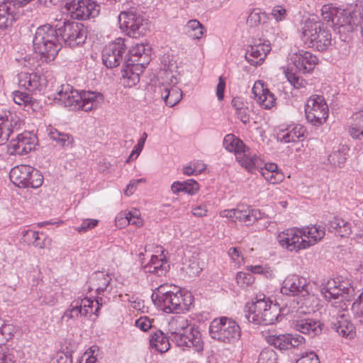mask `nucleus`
<instances>
[{
	"label": "nucleus",
	"instance_id": "obj_60",
	"mask_svg": "<svg viewBox=\"0 0 363 363\" xmlns=\"http://www.w3.org/2000/svg\"><path fill=\"white\" fill-rule=\"evenodd\" d=\"M135 325L142 331L146 332L152 328V322L147 316H141L135 322Z\"/></svg>",
	"mask_w": 363,
	"mask_h": 363
},
{
	"label": "nucleus",
	"instance_id": "obj_61",
	"mask_svg": "<svg viewBox=\"0 0 363 363\" xmlns=\"http://www.w3.org/2000/svg\"><path fill=\"white\" fill-rule=\"evenodd\" d=\"M271 15L277 21H281L286 18L287 11L284 6L281 5H276L273 7Z\"/></svg>",
	"mask_w": 363,
	"mask_h": 363
},
{
	"label": "nucleus",
	"instance_id": "obj_36",
	"mask_svg": "<svg viewBox=\"0 0 363 363\" xmlns=\"http://www.w3.org/2000/svg\"><path fill=\"white\" fill-rule=\"evenodd\" d=\"M334 329L342 337L352 340L356 336V328L354 324L343 313L339 315L333 323Z\"/></svg>",
	"mask_w": 363,
	"mask_h": 363
},
{
	"label": "nucleus",
	"instance_id": "obj_9",
	"mask_svg": "<svg viewBox=\"0 0 363 363\" xmlns=\"http://www.w3.org/2000/svg\"><path fill=\"white\" fill-rule=\"evenodd\" d=\"M306 121L314 126L325 124L329 117V107L322 95L313 94L306 101L304 107Z\"/></svg>",
	"mask_w": 363,
	"mask_h": 363
},
{
	"label": "nucleus",
	"instance_id": "obj_22",
	"mask_svg": "<svg viewBox=\"0 0 363 363\" xmlns=\"http://www.w3.org/2000/svg\"><path fill=\"white\" fill-rule=\"evenodd\" d=\"M166 78L169 79L170 83L167 82L162 85V97L166 105L172 107L177 104L182 97V90L177 86V79L170 73H167Z\"/></svg>",
	"mask_w": 363,
	"mask_h": 363
},
{
	"label": "nucleus",
	"instance_id": "obj_41",
	"mask_svg": "<svg viewBox=\"0 0 363 363\" xmlns=\"http://www.w3.org/2000/svg\"><path fill=\"white\" fill-rule=\"evenodd\" d=\"M328 227L330 232L340 237H348L352 233L351 223L337 216L329 221Z\"/></svg>",
	"mask_w": 363,
	"mask_h": 363
},
{
	"label": "nucleus",
	"instance_id": "obj_8",
	"mask_svg": "<svg viewBox=\"0 0 363 363\" xmlns=\"http://www.w3.org/2000/svg\"><path fill=\"white\" fill-rule=\"evenodd\" d=\"M120 28L130 37L140 38L149 30V21L140 14L132 11H122L118 16Z\"/></svg>",
	"mask_w": 363,
	"mask_h": 363
},
{
	"label": "nucleus",
	"instance_id": "obj_39",
	"mask_svg": "<svg viewBox=\"0 0 363 363\" xmlns=\"http://www.w3.org/2000/svg\"><path fill=\"white\" fill-rule=\"evenodd\" d=\"M350 147L347 145L337 144L334 146L333 151L328 155V160L334 167H342L347 159Z\"/></svg>",
	"mask_w": 363,
	"mask_h": 363
},
{
	"label": "nucleus",
	"instance_id": "obj_16",
	"mask_svg": "<svg viewBox=\"0 0 363 363\" xmlns=\"http://www.w3.org/2000/svg\"><path fill=\"white\" fill-rule=\"evenodd\" d=\"M126 47L123 38H117L113 42L106 45L103 50L102 60L107 67L118 66L123 60V55Z\"/></svg>",
	"mask_w": 363,
	"mask_h": 363
},
{
	"label": "nucleus",
	"instance_id": "obj_30",
	"mask_svg": "<svg viewBox=\"0 0 363 363\" xmlns=\"http://www.w3.org/2000/svg\"><path fill=\"white\" fill-rule=\"evenodd\" d=\"M145 69L143 63H133L128 61L122 69L123 84L129 88L135 86L139 82L140 75Z\"/></svg>",
	"mask_w": 363,
	"mask_h": 363
},
{
	"label": "nucleus",
	"instance_id": "obj_34",
	"mask_svg": "<svg viewBox=\"0 0 363 363\" xmlns=\"http://www.w3.org/2000/svg\"><path fill=\"white\" fill-rule=\"evenodd\" d=\"M169 269V265L163 253L158 255H152L150 260L145 266V270L146 272L155 274L157 276H163L166 274Z\"/></svg>",
	"mask_w": 363,
	"mask_h": 363
},
{
	"label": "nucleus",
	"instance_id": "obj_17",
	"mask_svg": "<svg viewBox=\"0 0 363 363\" xmlns=\"http://www.w3.org/2000/svg\"><path fill=\"white\" fill-rule=\"evenodd\" d=\"M220 216L223 218H228L233 221H241L245 223H254L255 220L261 218L259 210L252 208L245 205L238 206L233 209H225L220 212Z\"/></svg>",
	"mask_w": 363,
	"mask_h": 363
},
{
	"label": "nucleus",
	"instance_id": "obj_48",
	"mask_svg": "<svg viewBox=\"0 0 363 363\" xmlns=\"http://www.w3.org/2000/svg\"><path fill=\"white\" fill-rule=\"evenodd\" d=\"M186 35L193 39H201L206 30L203 26L197 20L193 19L187 22L185 26Z\"/></svg>",
	"mask_w": 363,
	"mask_h": 363
},
{
	"label": "nucleus",
	"instance_id": "obj_54",
	"mask_svg": "<svg viewBox=\"0 0 363 363\" xmlns=\"http://www.w3.org/2000/svg\"><path fill=\"white\" fill-rule=\"evenodd\" d=\"M252 274L245 272H238L235 277L238 285L243 289L251 286L255 281V277Z\"/></svg>",
	"mask_w": 363,
	"mask_h": 363
},
{
	"label": "nucleus",
	"instance_id": "obj_38",
	"mask_svg": "<svg viewBox=\"0 0 363 363\" xmlns=\"http://www.w3.org/2000/svg\"><path fill=\"white\" fill-rule=\"evenodd\" d=\"M81 100L79 109L85 111L96 108L104 101L103 95L99 92L82 91L81 92Z\"/></svg>",
	"mask_w": 363,
	"mask_h": 363
},
{
	"label": "nucleus",
	"instance_id": "obj_26",
	"mask_svg": "<svg viewBox=\"0 0 363 363\" xmlns=\"http://www.w3.org/2000/svg\"><path fill=\"white\" fill-rule=\"evenodd\" d=\"M177 345L184 349L192 348L194 351L201 352L203 342L200 332L194 326H191L181 337L177 336Z\"/></svg>",
	"mask_w": 363,
	"mask_h": 363
},
{
	"label": "nucleus",
	"instance_id": "obj_63",
	"mask_svg": "<svg viewBox=\"0 0 363 363\" xmlns=\"http://www.w3.org/2000/svg\"><path fill=\"white\" fill-rule=\"evenodd\" d=\"M128 211H121L117 214L115 218V223L116 227L118 228H123L130 224V220H128Z\"/></svg>",
	"mask_w": 363,
	"mask_h": 363
},
{
	"label": "nucleus",
	"instance_id": "obj_20",
	"mask_svg": "<svg viewBox=\"0 0 363 363\" xmlns=\"http://www.w3.org/2000/svg\"><path fill=\"white\" fill-rule=\"evenodd\" d=\"M348 13L339 9L332 4H325L321 8V16L327 22L343 27L347 24L351 25V18L347 16Z\"/></svg>",
	"mask_w": 363,
	"mask_h": 363
},
{
	"label": "nucleus",
	"instance_id": "obj_28",
	"mask_svg": "<svg viewBox=\"0 0 363 363\" xmlns=\"http://www.w3.org/2000/svg\"><path fill=\"white\" fill-rule=\"evenodd\" d=\"M47 83L44 78L37 73L21 72L18 74V86L28 91H40L46 87Z\"/></svg>",
	"mask_w": 363,
	"mask_h": 363
},
{
	"label": "nucleus",
	"instance_id": "obj_45",
	"mask_svg": "<svg viewBox=\"0 0 363 363\" xmlns=\"http://www.w3.org/2000/svg\"><path fill=\"white\" fill-rule=\"evenodd\" d=\"M231 104L235 111L237 117L244 123H249L250 121V109L247 103L244 102L240 98L235 97L231 101Z\"/></svg>",
	"mask_w": 363,
	"mask_h": 363
},
{
	"label": "nucleus",
	"instance_id": "obj_64",
	"mask_svg": "<svg viewBox=\"0 0 363 363\" xmlns=\"http://www.w3.org/2000/svg\"><path fill=\"white\" fill-rule=\"evenodd\" d=\"M305 338L301 335L289 334V349L298 347L305 344Z\"/></svg>",
	"mask_w": 363,
	"mask_h": 363
},
{
	"label": "nucleus",
	"instance_id": "obj_43",
	"mask_svg": "<svg viewBox=\"0 0 363 363\" xmlns=\"http://www.w3.org/2000/svg\"><path fill=\"white\" fill-rule=\"evenodd\" d=\"M48 135L52 140L55 141L62 148L70 149L74 147V139L73 136L69 133L60 132L55 128H50Z\"/></svg>",
	"mask_w": 363,
	"mask_h": 363
},
{
	"label": "nucleus",
	"instance_id": "obj_44",
	"mask_svg": "<svg viewBox=\"0 0 363 363\" xmlns=\"http://www.w3.org/2000/svg\"><path fill=\"white\" fill-rule=\"evenodd\" d=\"M147 51L145 44H136L130 50L131 60L128 61L133 63H143V66L146 67L150 60Z\"/></svg>",
	"mask_w": 363,
	"mask_h": 363
},
{
	"label": "nucleus",
	"instance_id": "obj_14",
	"mask_svg": "<svg viewBox=\"0 0 363 363\" xmlns=\"http://www.w3.org/2000/svg\"><path fill=\"white\" fill-rule=\"evenodd\" d=\"M279 245L289 252L298 253L306 250L299 228L294 227L285 229L277 236Z\"/></svg>",
	"mask_w": 363,
	"mask_h": 363
},
{
	"label": "nucleus",
	"instance_id": "obj_21",
	"mask_svg": "<svg viewBox=\"0 0 363 363\" xmlns=\"http://www.w3.org/2000/svg\"><path fill=\"white\" fill-rule=\"evenodd\" d=\"M252 91L255 100L262 108L271 109L276 105L274 94L262 81L255 82Z\"/></svg>",
	"mask_w": 363,
	"mask_h": 363
},
{
	"label": "nucleus",
	"instance_id": "obj_31",
	"mask_svg": "<svg viewBox=\"0 0 363 363\" xmlns=\"http://www.w3.org/2000/svg\"><path fill=\"white\" fill-rule=\"evenodd\" d=\"M306 249L315 245L319 242L325 235V229L320 225H309L299 228Z\"/></svg>",
	"mask_w": 363,
	"mask_h": 363
},
{
	"label": "nucleus",
	"instance_id": "obj_58",
	"mask_svg": "<svg viewBox=\"0 0 363 363\" xmlns=\"http://www.w3.org/2000/svg\"><path fill=\"white\" fill-rule=\"evenodd\" d=\"M128 220H130V224L135 226L136 228H140L144 224V220L141 218L140 212L137 208H132L128 211Z\"/></svg>",
	"mask_w": 363,
	"mask_h": 363
},
{
	"label": "nucleus",
	"instance_id": "obj_7",
	"mask_svg": "<svg viewBox=\"0 0 363 363\" xmlns=\"http://www.w3.org/2000/svg\"><path fill=\"white\" fill-rule=\"evenodd\" d=\"M208 333L212 339L225 344H233L241 336L239 325L225 316L213 319L210 323Z\"/></svg>",
	"mask_w": 363,
	"mask_h": 363
},
{
	"label": "nucleus",
	"instance_id": "obj_55",
	"mask_svg": "<svg viewBox=\"0 0 363 363\" xmlns=\"http://www.w3.org/2000/svg\"><path fill=\"white\" fill-rule=\"evenodd\" d=\"M257 363H277L276 352L272 349L263 350L259 354Z\"/></svg>",
	"mask_w": 363,
	"mask_h": 363
},
{
	"label": "nucleus",
	"instance_id": "obj_4",
	"mask_svg": "<svg viewBox=\"0 0 363 363\" xmlns=\"http://www.w3.org/2000/svg\"><path fill=\"white\" fill-rule=\"evenodd\" d=\"M33 43L35 52L45 62L53 61L61 48L57 30L49 24L37 28Z\"/></svg>",
	"mask_w": 363,
	"mask_h": 363
},
{
	"label": "nucleus",
	"instance_id": "obj_10",
	"mask_svg": "<svg viewBox=\"0 0 363 363\" xmlns=\"http://www.w3.org/2000/svg\"><path fill=\"white\" fill-rule=\"evenodd\" d=\"M100 301L101 299H91L87 297L74 300L64 312L62 319L68 322L69 320L77 318L79 315L91 316L94 314L97 316L101 306Z\"/></svg>",
	"mask_w": 363,
	"mask_h": 363
},
{
	"label": "nucleus",
	"instance_id": "obj_19",
	"mask_svg": "<svg viewBox=\"0 0 363 363\" xmlns=\"http://www.w3.org/2000/svg\"><path fill=\"white\" fill-rule=\"evenodd\" d=\"M11 182H43V176L34 167L21 164L13 167L9 173Z\"/></svg>",
	"mask_w": 363,
	"mask_h": 363
},
{
	"label": "nucleus",
	"instance_id": "obj_37",
	"mask_svg": "<svg viewBox=\"0 0 363 363\" xmlns=\"http://www.w3.org/2000/svg\"><path fill=\"white\" fill-rule=\"evenodd\" d=\"M191 326L185 317H173L168 324V331L172 335V340L177 342V336L181 337Z\"/></svg>",
	"mask_w": 363,
	"mask_h": 363
},
{
	"label": "nucleus",
	"instance_id": "obj_53",
	"mask_svg": "<svg viewBox=\"0 0 363 363\" xmlns=\"http://www.w3.org/2000/svg\"><path fill=\"white\" fill-rule=\"evenodd\" d=\"M206 169V165L202 161L197 160L191 162L189 165L185 166L183 169L184 174L188 176L197 175L202 173Z\"/></svg>",
	"mask_w": 363,
	"mask_h": 363
},
{
	"label": "nucleus",
	"instance_id": "obj_62",
	"mask_svg": "<svg viewBox=\"0 0 363 363\" xmlns=\"http://www.w3.org/2000/svg\"><path fill=\"white\" fill-rule=\"evenodd\" d=\"M98 223L99 220L96 219L86 218L83 220L81 225L79 227H77L75 230L79 233H84L96 227Z\"/></svg>",
	"mask_w": 363,
	"mask_h": 363
},
{
	"label": "nucleus",
	"instance_id": "obj_3",
	"mask_svg": "<svg viewBox=\"0 0 363 363\" xmlns=\"http://www.w3.org/2000/svg\"><path fill=\"white\" fill-rule=\"evenodd\" d=\"M283 311L264 294L257 295L245 306V317L257 325H271L281 319Z\"/></svg>",
	"mask_w": 363,
	"mask_h": 363
},
{
	"label": "nucleus",
	"instance_id": "obj_42",
	"mask_svg": "<svg viewBox=\"0 0 363 363\" xmlns=\"http://www.w3.org/2000/svg\"><path fill=\"white\" fill-rule=\"evenodd\" d=\"M150 345L160 353L167 352L170 348V343L168 337L162 330L154 332L150 337Z\"/></svg>",
	"mask_w": 363,
	"mask_h": 363
},
{
	"label": "nucleus",
	"instance_id": "obj_23",
	"mask_svg": "<svg viewBox=\"0 0 363 363\" xmlns=\"http://www.w3.org/2000/svg\"><path fill=\"white\" fill-rule=\"evenodd\" d=\"M308 288V280L298 275L288 276L283 281L281 292L287 296H298Z\"/></svg>",
	"mask_w": 363,
	"mask_h": 363
},
{
	"label": "nucleus",
	"instance_id": "obj_12",
	"mask_svg": "<svg viewBox=\"0 0 363 363\" xmlns=\"http://www.w3.org/2000/svg\"><path fill=\"white\" fill-rule=\"evenodd\" d=\"M57 32L65 44L72 48L83 44L86 38V30L80 23L66 22Z\"/></svg>",
	"mask_w": 363,
	"mask_h": 363
},
{
	"label": "nucleus",
	"instance_id": "obj_29",
	"mask_svg": "<svg viewBox=\"0 0 363 363\" xmlns=\"http://www.w3.org/2000/svg\"><path fill=\"white\" fill-rule=\"evenodd\" d=\"M81 92L74 90L69 84H63L57 91V99L65 106L70 107L72 109H79L81 100Z\"/></svg>",
	"mask_w": 363,
	"mask_h": 363
},
{
	"label": "nucleus",
	"instance_id": "obj_5",
	"mask_svg": "<svg viewBox=\"0 0 363 363\" xmlns=\"http://www.w3.org/2000/svg\"><path fill=\"white\" fill-rule=\"evenodd\" d=\"M301 39L308 47L325 51L331 45L332 35L322 22L308 19L301 28Z\"/></svg>",
	"mask_w": 363,
	"mask_h": 363
},
{
	"label": "nucleus",
	"instance_id": "obj_33",
	"mask_svg": "<svg viewBox=\"0 0 363 363\" xmlns=\"http://www.w3.org/2000/svg\"><path fill=\"white\" fill-rule=\"evenodd\" d=\"M307 134L306 128L301 124L288 125L278 134L279 140L284 143L303 140Z\"/></svg>",
	"mask_w": 363,
	"mask_h": 363
},
{
	"label": "nucleus",
	"instance_id": "obj_57",
	"mask_svg": "<svg viewBox=\"0 0 363 363\" xmlns=\"http://www.w3.org/2000/svg\"><path fill=\"white\" fill-rule=\"evenodd\" d=\"M228 254L231 261L234 263L235 267H239L244 263V258L242 255L238 247H230Z\"/></svg>",
	"mask_w": 363,
	"mask_h": 363
},
{
	"label": "nucleus",
	"instance_id": "obj_1",
	"mask_svg": "<svg viewBox=\"0 0 363 363\" xmlns=\"http://www.w3.org/2000/svg\"><path fill=\"white\" fill-rule=\"evenodd\" d=\"M320 293L324 298L332 303L335 307L344 308L345 303L336 305L339 301L354 300L351 311L356 318L363 322V289L355 291L354 289L347 281L342 280L340 277L330 279L324 281L320 286Z\"/></svg>",
	"mask_w": 363,
	"mask_h": 363
},
{
	"label": "nucleus",
	"instance_id": "obj_52",
	"mask_svg": "<svg viewBox=\"0 0 363 363\" xmlns=\"http://www.w3.org/2000/svg\"><path fill=\"white\" fill-rule=\"evenodd\" d=\"M184 270L189 277H194L199 275L202 270V267L196 256H192L187 263L184 264L183 267Z\"/></svg>",
	"mask_w": 363,
	"mask_h": 363
},
{
	"label": "nucleus",
	"instance_id": "obj_25",
	"mask_svg": "<svg viewBox=\"0 0 363 363\" xmlns=\"http://www.w3.org/2000/svg\"><path fill=\"white\" fill-rule=\"evenodd\" d=\"M272 50L271 44L267 41L252 45L248 47L245 59L252 65H262Z\"/></svg>",
	"mask_w": 363,
	"mask_h": 363
},
{
	"label": "nucleus",
	"instance_id": "obj_47",
	"mask_svg": "<svg viewBox=\"0 0 363 363\" xmlns=\"http://www.w3.org/2000/svg\"><path fill=\"white\" fill-rule=\"evenodd\" d=\"M12 99L15 104L23 106L25 110L28 111V108H33L38 102L29 94L23 92L21 91H14L11 94Z\"/></svg>",
	"mask_w": 363,
	"mask_h": 363
},
{
	"label": "nucleus",
	"instance_id": "obj_49",
	"mask_svg": "<svg viewBox=\"0 0 363 363\" xmlns=\"http://www.w3.org/2000/svg\"><path fill=\"white\" fill-rule=\"evenodd\" d=\"M171 189L177 195H194L199 191V183H172Z\"/></svg>",
	"mask_w": 363,
	"mask_h": 363
},
{
	"label": "nucleus",
	"instance_id": "obj_32",
	"mask_svg": "<svg viewBox=\"0 0 363 363\" xmlns=\"http://www.w3.org/2000/svg\"><path fill=\"white\" fill-rule=\"evenodd\" d=\"M291 327L296 331L308 334L312 337L320 334L322 324L319 320L312 318H295L291 322Z\"/></svg>",
	"mask_w": 363,
	"mask_h": 363
},
{
	"label": "nucleus",
	"instance_id": "obj_13",
	"mask_svg": "<svg viewBox=\"0 0 363 363\" xmlns=\"http://www.w3.org/2000/svg\"><path fill=\"white\" fill-rule=\"evenodd\" d=\"M65 9L72 18L77 20L94 18L100 11V6L91 0H73L66 3Z\"/></svg>",
	"mask_w": 363,
	"mask_h": 363
},
{
	"label": "nucleus",
	"instance_id": "obj_46",
	"mask_svg": "<svg viewBox=\"0 0 363 363\" xmlns=\"http://www.w3.org/2000/svg\"><path fill=\"white\" fill-rule=\"evenodd\" d=\"M223 147L227 151L234 152L235 158L238 157V153H241L246 147L243 142L233 134H228L225 136Z\"/></svg>",
	"mask_w": 363,
	"mask_h": 363
},
{
	"label": "nucleus",
	"instance_id": "obj_59",
	"mask_svg": "<svg viewBox=\"0 0 363 363\" xmlns=\"http://www.w3.org/2000/svg\"><path fill=\"white\" fill-rule=\"evenodd\" d=\"M296 363H320L316 353L313 351L302 353Z\"/></svg>",
	"mask_w": 363,
	"mask_h": 363
},
{
	"label": "nucleus",
	"instance_id": "obj_24",
	"mask_svg": "<svg viewBox=\"0 0 363 363\" xmlns=\"http://www.w3.org/2000/svg\"><path fill=\"white\" fill-rule=\"evenodd\" d=\"M89 289L96 291L97 296L94 299H101L100 303L102 304V298L99 296L105 291L111 292L112 289L111 276L104 272H95L90 277Z\"/></svg>",
	"mask_w": 363,
	"mask_h": 363
},
{
	"label": "nucleus",
	"instance_id": "obj_18",
	"mask_svg": "<svg viewBox=\"0 0 363 363\" xmlns=\"http://www.w3.org/2000/svg\"><path fill=\"white\" fill-rule=\"evenodd\" d=\"M23 120L15 112L9 111L0 116V145L6 143L15 130L20 129Z\"/></svg>",
	"mask_w": 363,
	"mask_h": 363
},
{
	"label": "nucleus",
	"instance_id": "obj_11",
	"mask_svg": "<svg viewBox=\"0 0 363 363\" xmlns=\"http://www.w3.org/2000/svg\"><path fill=\"white\" fill-rule=\"evenodd\" d=\"M38 145V139L30 131H23L13 138L7 145V152L10 155L23 156L35 151Z\"/></svg>",
	"mask_w": 363,
	"mask_h": 363
},
{
	"label": "nucleus",
	"instance_id": "obj_6",
	"mask_svg": "<svg viewBox=\"0 0 363 363\" xmlns=\"http://www.w3.org/2000/svg\"><path fill=\"white\" fill-rule=\"evenodd\" d=\"M236 160L249 172L261 168V174L267 181L274 179L277 182H283L284 179V174L278 170L275 163L265 164L262 168L263 161L256 154L252 153L247 147L241 153H238Z\"/></svg>",
	"mask_w": 363,
	"mask_h": 363
},
{
	"label": "nucleus",
	"instance_id": "obj_27",
	"mask_svg": "<svg viewBox=\"0 0 363 363\" xmlns=\"http://www.w3.org/2000/svg\"><path fill=\"white\" fill-rule=\"evenodd\" d=\"M17 18L16 3L12 0H0V30L11 27Z\"/></svg>",
	"mask_w": 363,
	"mask_h": 363
},
{
	"label": "nucleus",
	"instance_id": "obj_15",
	"mask_svg": "<svg viewBox=\"0 0 363 363\" xmlns=\"http://www.w3.org/2000/svg\"><path fill=\"white\" fill-rule=\"evenodd\" d=\"M288 60L294 65L298 72L311 74L318 64V57L309 51L301 50L290 52Z\"/></svg>",
	"mask_w": 363,
	"mask_h": 363
},
{
	"label": "nucleus",
	"instance_id": "obj_51",
	"mask_svg": "<svg viewBox=\"0 0 363 363\" xmlns=\"http://www.w3.org/2000/svg\"><path fill=\"white\" fill-rule=\"evenodd\" d=\"M289 334L272 335L267 337L269 344L283 350H289Z\"/></svg>",
	"mask_w": 363,
	"mask_h": 363
},
{
	"label": "nucleus",
	"instance_id": "obj_35",
	"mask_svg": "<svg viewBox=\"0 0 363 363\" xmlns=\"http://www.w3.org/2000/svg\"><path fill=\"white\" fill-rule=\"evenodd\" d=\"M347 132L353 139L362 140L363 138V108L355 111L350 116Z\"/></svg>",
	"mask_w": 363,
	"mask_h": 363
},
{
	"label": "nucleus",
	"instance_id": "obj_2",
	"mask_svg": "<svg viewBox=\"0 0 363 363\" xmlns=\"http://www.w3.org/2000/svg\"><path fill=\"white\" fill-rule=\"evenodd\" d=\"M154 297L158 301L159 306L167 313L187 311L194 301L189 291L176 286H160L152 294V298Z\"/></svg>",
	"mask_w": 363,
	"mask_h": 363
},
{
	"label": "nucleus",
	"instance_id": "obj_40",
	"mask_svg": "<svg viewBox=\"0 0 363 363\" xmlns=\"http://www.w3.org/2000/svg\"><path fill=\"white\" fill-rule=\"evenodd\" d=\"M297 304L299 306L300 313H311L315 312L317 309L319 301L314 294L308 292V288L306 291L301 294V296L297 300Z\"/></svg>",
	"mask_w": 363,
	"mask_h": 363
},
{
	"label": "nucleus",
	"instance_id": "obj_56",
	"mask_svg": "<svg viewBox=\"0 0 363 363\" xmlns=\"http://www.w3.org/2000/svg\"><path fill=\"white\" fill-rule=\"evenodd\" d=\"M1 322L2 320H0V333L6 340L12 339L18 328L11 323H1Z\"/></svg>",
	"mask_w": 363,
	"mask_h": 363
},
{
	"label": "nucleus",
	"instance_id": "obj_50",
	"mask_svg": "<svg viewBox=\"0 0 363 363\" xmlns=\"http://www.w3.org/2000/svg\"><path fill=\"white\" fill-rule=\"evenodd\" d=\"M284 75L290 84L296 89L306 87L307 82L302 77L292 72L289 67H283Z\"/></svg>",
	"mask_w": 363,
	"mask_h": 363
}]
</instances>
